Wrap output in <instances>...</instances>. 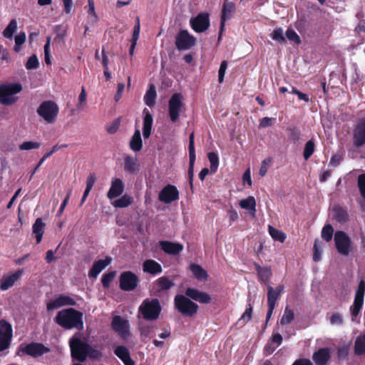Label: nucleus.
Segmentation results:
<instances>
[{
    "mask_svg": "<svg viewBox=\"0 0 365 365\" xmlns=\"http://www.w3.org/2000/svg\"><path fill=\"white\" fill-rule=\"evenodd\" d=\"M83 313L74 308H67L59 311L55 322L65 329L76 328L78 330L83 329Z\"/></svg>",
    "mask_w": 365,
    "mask_h": 365,
    "instance_id": "1",
    "label": "nucleus"
},
{
    "mask_svg": "<svg viewBox=\"0 0 365 365\" xmlns=\"http://www.w3.org/2000/svg\"><path fill=\"white\" fill-rule=\"evenodd\" d=\"M162 311V307L158 299L147 298L143 301L138 308V312L143 318L147 321L158 319Z\"/></svg>",
    "mask_w": 365,
    "mask_h": 365,
    "instance_id": "2",
    "label": "nucleus"
},
{
    "mask_svg": "<svg viewBox=\"0 0 365 365\" xmlns=\"http://www.w3.org/2000/svg\"><path fill=\"white\" fill-rule=\"evenodd\" d=\"M22 91L19 83H6L0 84V103L9 106L16 103L19 98L16 94Z\"/></svg>",
    "mask_w": 365,
    "mask_h": 365,
    "instance_id": "3",
    "label": "nucleus"
},
{
    "mask_svg": "<svg viewBox=\"0 0 365 365\" xmlns=\"http://www.w3.org/2000/svg\"><path fill=\"white\" fill-rule=\"evenodd\" d=\"M71 357L80 362H84L88 357V344L83 341L78 333L69 339Z\"/></svg>",
    "mask_w": 365,
    "mask_h": 365,
    "instance_id": "4",
    "label": "nucleus"
},
{
    "mask_svg": "<svg viewBox=\"0 0 365 365\" xmlns=\"http://www.w3.org/2000/svg\"><path fill=\"white\" fill-rule=\"evenodd\" d=\"M175 309L182 316L192 317L197 314L199 306L188 297L177 294L174 298Z\"/></svg>",
    "mask_w": 365,
    "mask_h": 365,
    "instance_id": "5",
    "label": "nucleus"
},
{
    "mask_svg": "<svg viewBox=\"0 0 365 365\" xmlns=\"http://www.w3.org/2000/svg\"><path fill=\"white\" fill-rule=\"evenodd\" d=\"M50 351V349L41 343L31 342L29 344H21L16 352L17 355L25 354L33 358H38Z\"/></svg>",
    "mask_w": 365,
    "mask_h": 365,
    "instance_id": "6",
    "label": "nucleus"
},
{
    "mask_svg": "<svg viewBox=\"0 0 365 365\" xmlns=\"http://www.w3.org/2000/svg\"><path fill=\"white\" fill-rule=\"evenodd\" d=\"M185 110L181 93H175L172 95L168 101V115L173 123L179 120L180 113Z\"/></svg>",
    "mask_w": 365,
    "mask_h": 365,
    "instance_id": "7",
    "label": "nucleus"
},
{
    "mask_svg": "<svg viewBox=\"0 0 365 365\" xmlns=\"http://www.w3.org/2000/svg\"><path fill=\"white\" fill-rule=\"evenodd\" d=\"M334 241L337 252L344 256H348L352 251V242L349 235L344 231H336L334 235Z\"/></svg>",
    "mask_w": 365,
    "mask_h": 365,
    "instance_id": "8",
    "label": "nucleus"
},
{
    "mask_svg": "<svg viewBox=\"0 0 365 365\" xmlns=\"http://www.w3.org/2000/svg\"><path fill=\"white\" fill-rule=\"evenodd\" d=\"M37 113L47 123H52L58 115V107L53 101H43L38 108Z\"/></svg>",
    "mask_w": 365,
    "mask_h": 365,
    "instance_id": "9",
    "label": "nucleus"
},
{
    "mask_svg": "<svg viewBox=\"0 0 365 365\" xmlns=\"http://www.w3.org/2000/svg\"><path fill=\"white\" fill-rule=\"evenodd\" d=\"M13 336L12 326L4 319L0 320V352L9 349Z\"/></svg>",
    "mask_w": 365,
    "mask_h": 365,
    "instance_id": "10",
    "label": "nucleus"
},
{
    "mask_svg": "<svg viewBox=\"0 0 365 365\" xmlns=\"http://www.w3.org/2000/svg\"><path fill=\"white\" fill-rule=\"evenodd\" d=\"M111 328L123 340L128 339L131 336L128 321L120 316L113 317Z\"/></svg>",
    "mask_w": 365,
    "mask_h": 365,
    "instance_id": "11",
    "label": "nucleus"
},
{
    "mask_svg": "<svg viewBox=\"0 0 365 365\" xmlns=\"http://www.w3.org/2000/svg\"><path fill=\"white\" fill-rule=\"evenodd\" d=\"M138 277L131 271L123 272L119 277V287L123 291H133L138 287Z\"/></svg>",
    "mask_w": 365,
    "mask_h": 365,
    "instance_id": "12",
    "label": "nucleus"
},
{
    "mask_svg": "<svg viewBox=\"0 0 365 365\" xmlns=\"http://www.w3.org/2000/svg\"><path fill=\"white\" fill-rule=\"evenodd\" d=\"M190 24L192 29L197 33H202L210 26V19L207 13H200L195 17L191 18Z\"/></svg>",
    "mask_w": 365,
    "mask_h": 365,
    "instance_id": "13",
    "label": "nucleus"
},
{
    "mask_svg": "<svg viewBox=\"0 0 365 365\" xmlns=\"http://www.w3.org/2000/svg\"><path fill=\"white\" fill-rule=\"evenodd\" d=\"M195 38L187 31H180L175 38V45L179 50H187L195 44Z\"/></svg>",
    "mask_w": 365,
    "mask_h": 365,
    "instance_id": "14",
    "label": "nucleus"
},
{
    "mask_svg": "<svg viewBox=\"0 0 365 365\" xmlns=\"http://www.w3.org/2000/svg\"><path fill=\"white\" fill-rule=\"evenodd\" d=\"M179 199V191L175 185L168 184L159 192L158 200L165 204H170Z\"/></svg>",
    "mask_w": 365,
    "mask_h": 365,
    "instance_id": "15",
    "label": "nucleus"
},
{
    "mask_svg": "<svg viewBox=\"0 0 365 365\" xmlns=\"http://www.w3.org/2000/svg\"><path fill=\"white\" fill-rule=\"evenodd\" d=\"M195 135L194 132H192L189 136V168H188V178H189V184L190 187H193V178H194V165L196 159L195 155V142H194Z\"/></svg>",
    "mask_w": 365,
    "mask_h": 365,
    "instance_id": "16",
    "label": "nucleus"
},
{
    "mask_svg": "<svg viewBox=\"0 0 365 365\" xmlns=\"http://www.w3.org/2000/svg\"><path fill=\"white\" fill-rule=\"evenodd\" d=\"M24 274V269H19L9 275H4L0 279V289L6 291L13 287Z\"/></svg>",
    "mask_w": 365,
    "mask_h": 365,
    "instance_id": "17",
    "label": "nucleus"
},
{
    "mask_svg": "<svg viewBox=\"0 0 365 365\" xmlns=\"http://www.w3.org/2000/svg\"><path fill=\"white\" fill-rule=\"evenodd\" d=\"M76 302L69 296L61 294L56 299L51 300L46 306L48 311L54 310L64 306H74Z\"/></svg>",
    "mask_w": 365,
    "mask_h": 365,
    "instance_id": "18",
    "label": "nucleus"
},
{
    "mask_svg": "<svg viewBox=\"0 0 365 365\" xmlns=\"http://www.w3.org/2000/svg\"><path fill=\"white\" fill-rule=\"evenodd\" d=\"M353 143L355 147L365 145V119H361L356 125L353 132Z\"/></svg>",
    "mask_w": 365,
    "mask_h": 365,
    "instance_id": "19",
    "label": "nucleus"
},
{
    "mask_svg": "<svg viewBox=\"0 0 365 365\" xmlns=\"http://www.w3.org/2000/svg\"><path fill=\"white\" fill-rule=\"evenodd\" d=\"M185 294L190 299L195 300L201 304H209L211 302V297L209 294L195 288H187Z\"/></svg>",
    "mask_w": 365,
    "mask_h": 365,
    "instance_id": "20",
    "label": "nucleus"
},
{
    "mask_svg": "<svg viewBox=\"0 0 365 365\" xmlns=\"http://www.w3.org/2000/svg\"><path fill=\"white\" fill-rule=\"evenodd\" d=\"M185 294L190 299L195 300L201 304H209L211 302V297L209 294L195 288H187Z\"/></svg>",
    "mask_w": 365,
    "mask_h": 365,
    "instance_id": "21",
    "label": "nucleus"
},
{
    "mask_svg": "<svg viewBox=\"0 0 365 365\" xmlns=\"http://www.w3.org/2000/svg\"><path fill=\"white\" fill-rule=\"evenodd\" d=\"M174 285V282L168 277H160L153 283V292L155 295L160 296L163 292L169 290Z\"/></svg>",
    "mask_w": 365,
    "mask_h": 365,
    "instance_id": "22",
    "label": "nucleus"
},
{
    "mask_svg": "<svg viewBox=\"0 0 365 365\" xmlns=\"http://www.w3.org/2000/svg\"><path fill=\"white\" fill-rule=\"evenodd\" d=\"M235 11V5L233 2L228 0H225L222 10L221 22H220V31L219 38L221 37V34L224 30L225 21L231 19L232 15Z\"/></svg>",
    "mask_w": 365,
    "mask_h": 365,
    "instance_id": "23",
    "label": "nucleus"
},
{
    "mask_svg": "<svg viewBox=\"0 0 365 365\" xmlns=\"http://www.w3.org/2000/svg\"><path fill=\"white\" fill-rule=\"evenodd\" d=\"M159 245L165 253L170 255H178L183 250V245L179 242L162 240Z\"/></svg>",
    "mask_w": 365,
    "mask_h": 365,
    "instance_id": "24",
    "label": "nucleus"
},
{
    "mask_svg": "<svg viewBox=\"0 0 365 365\" xmlns=\"http://www.w3.org/2000/svg\"><path fill=\"white\" fill-rule=\"evenodd\" d=\"M124 183L120 178H113L111 180L110 187L107 193V197L110 200L116 198L122 195L124 191Z\"/></svg>",
    "mask_w": 365,
    "mask_h": 365,
    "instance_id": "25",
    "label": "nucleus"
},
{
    "mask_svg": "<svg viewBox=\"0 0 365 365\" xmlns=\"http://www.w3.org/2000/svg\"><path fill=\"white\" fill-rule=\"evenodd\" d=\"M331 359L329 348H320L312 354V360L316 365H327Z\"/></svg>",
    "mask_w": 365,
    "mask_h": 365,
    "instance_id": "26",
    "label": "nucleus"
},
{
    "mask_svg": "<svg viewBox=\"0 0 365 365\" xmlns=\"http://www.w3.org/2000/svg\"><path fill=\"white\" fill-rule=\"evenodd\" d=\"M110 257H106L104 259H98L93 262L91 269L88 272L90 278H96L97 276L111 262Z\"/></svg>",
    "mask_w": 365,
    "mask_h": 365,
    "instance_id": "27",
    "label": "nucleus"
},
{
    "mask_svg": "<svg viewBox=\"0 0 365 365\" xmlns=\"http://www.w3.org/2000/svg\"><path fill=\"white\" fill-rule=\"evenodd\" d=\"M284 285L279 284L278 285L275 289H274L272 287L268 285L267 286V305L268 306H276L277 301L281 297L283 290H284Z\"/></svg>",
    "mask_w": 365,
    "mask_h": 365,
    "instance_id": "28",
    "label": "nucleus"
},
{
    "mask_svg": "<svg viewBox=\"0 0 365 365\" xmlns=\"http://www.w3.org/2000/svg\"><path fill=\"white\" fill-rule=\"evenodd\" d=\"M113 352L123 362L124 365H135V362L131 359L130 351L126 346H118L114 349Z\"/></svg>",
    "mask_w": 365,
    "mask_h": 365,
    "instance_id": "29",
    "label": "nucleus"
},
{
    "mask_svg": "<svg viewBox=\"0 0 365 365\" xmlns=\"http://www.w3.org/2000/svg\"><path fill=\"white\" fill-rule=\"evenodd\" d=\"M143 135L145 139L150 138L151 135L152 126L153 118L150 110L145 108L143 110Z\"/></svg>",
    "mask_w": 365,
    "mask_h": 365,
    "instance_id": "30",
    "label": "nucleus"
},
{
    "mask_svg": "<svg viewBox=\"0 0 365 365\" xmlns=\"http://www.w3.org/2000/svg\"><path fill=\"white\" fill-rule=\"evenodd\" d=\"M143 270L144 272L155 276L160 274L163 272V268L160 264L154 259H146L143 263Z\"/></svg>",
    "mask_w": 365,
    "mask_h": 365,
    "instance_id": "31",
    "label": "nucleus"
},
{
    "mask_svg": "<svg viewBox=\"0 0 365 365\" xmlns=\"http://www.w3.org/2000/svg\"><path fill=\"white\" fill-rule=\"evenodd\" d=\"M123 169L129 173H135L140 170V164L136 157L128 155L124 157Z\"/></svg>",
    "mask_w": 365,
    "mask_h": 365,
    "instance_id": "32",
    "label": "nucleus"
},
{
    "mask_svg": "<svg viewBox=\"0 0 365 365\" xmlns=\"http://www.w3.org/2000/svg\"><path fill=\"white\" fill-rule=\"evenodd\" d=\"M254 265L255 267V269L259 277V279L263 282L264 283H267L269 282L270 277L272 276V271L270 267H261L259 264L255 262Z\"/></svg>",
    "mask_w": 365,
    "mask_h": 365,
    "instance_id": "33",
    "label": "nucleus"
},
{
    "mask_svg": "<svg viewBox=\"0 0 365 365\" xmlns=\"http://www.w3.org/2000/svg\"><path fill=\"white\" fill-rule=\"evenodd\" d=\"M130 148L134 152H139L143 148V141L141 138L140 131L136 129L132 136L130 143Z\"/></svg>",
    "mask_w": 365,
    "mask_h": 365,
    "instance_id": "34",
    "label": "nucleus"
},
{
    "mask_svg": "<svg viewBox=\"0 0 365 365\" xmlns=\"http://www.w3.org/2000/svg\"><path fill=\"white\" fill-rule=\"evenodd\" d=\"M45 226L46 225L41 218H37L33 225V233L35 235L37 244L40 243L42 240Z\"/></svg>",
    "mask_w": 365,
    "mask_h": 365,
    "instance_id": "35",
    "label": "nucleus"
},
{
    "mask_svg": "<svg viewBox=\"0 0 365 365\" xmlns=\"http://www.w3.org/2000/svg\"><path fill=\"white\" fill-rule=\"evenodd\" d=\"M334 218L339 223H344L349 220V214L346 210L339 205L333 207Z\"/></svg>",
    "mask_w": 365,
    "mask_h": 365,
    "instance_id": "36",
    "label": "nucleus"
},
{
    "mask_svg": "<svg viewBox=\"0 0 365 365\" xmlns=\"http://www.w3.org/2000/svg\"><path fill=\"white\" fill-rule=\"evenodd\" d=\"M156 97L155 87L153 84H151L144 96V102L148 106L152 108L155 106Z\"/></svg>",
    "mask_w": 365,
    "mask_h": 365,
    "instance_id": "37",
    "label": "nucleus"
},
{
    "mask_svg": "<svg viewBox=\"0 0 365 365\" xmlns=\"http://www.w3.org/2000/svg\"><path fill=\"white\" fill-rule=\"evenodd\" d=\"M194 277L200 281L207 279L208 275L207 272L199 264H192L190 267Z\"/></svg>",
    "mask_w": 365,
    "mask_h": 365,
    "instance_id": "38",
    "label": "nucleus"
},
{
    "mask_svg": "<svg viewBox=\"0 0 365 365\" xmlns=\"http://www.w3.org/2000/svg\"><path fill=\"white\" fill-rule=\"evenodd\" d=\"M133 202V197L125 194L120 198L115 200L113 205L115 207L123 208L130 205Z\"/></svg>",
    "mask_w": 365,
    "mask_h": 365,
    "instance_id": "39",
    "label": "nucleus"
},
{
    "mask_svg": "<svg viewBox=\"0 0 365 365\" xmlns=\"http://www.w3.org/2000/svg\"><path fill=\"white\" fill-rule=\"evenodd\" d=\"M354 353L358 356L365 354V334L356 338L354 344Z\"/></svg>",
    "mask_w": 365,
    "mask_h": 365,
    "instance_id": "40",
    "label": "nucleus"
},
{
    "mask_svg": "<svg viewBox=\"0 0 365 365\" xmlns=\"http://www.w3.org/2000/svg\"><path fill=\"white\" fill-rule=\"evenodd\" d=\"M240 205L242 209H246L250 211H256V201L253 196H249L246 199L240 201Z\"/></svg>",
    "mask_w": 365,
    "mask_h": 365,
    "instance_id": "41",
    "label": "nucleus"
},
{
    "mask_svg": "<svg viewBox=\"0 0 365 365\" xmlns=\"http://www.w3.org/2000/svg\"><path fill=\"white\" fill-rule=\"evenodd\" d=\"M268 231L273 240L280 242H284L285 241L286 235L282 231L277 230L271 225L268 226Z\"/></svg>",
    "mask_w": 365,
    "mask_h": 365,
    "instance_id": "42",
    "label": "nucleus"
},
{
    "mask_svg": "<svg viewBox=\"0 0 365 365\" xmlns=\"http://www.w3.org/2000/svg\"><path fill=\"white\" fill-rule=\"evenodd\" d=\"M208 160L210 163V173H215L219 165V157L217 153L215 152H210L207 154Z\"/></svg>",
    "mask_w": 365,
    "mask_h": 365,
    "instance_id": "43",
    "label": "nucleus"
},
{
    "mask_svg": "<svg viewBox=\"0 0 365 365\" xmlns=\"http://www.w3.org/2000/svg\"><path fill=\"white\" fill-rule=\"evenodd\" d=\"M294 318V313L292 309H291L289 307H287L284 309V314L280 319V324L282 325L287 324L291 323Z\"/></svg>",
    "mask_w": 365,
    "mask_h": 365,
    "instance_id": "44",
    "label": "nucleus"
},
{
    "mask_svg": "<svg viewBox=\"0 0 365 365\" xmlns=\"http://www.w3.org/2000/svg\"><path fill=\"white\" fill-rule=\"evenodd\" d=\"M315 144L313 140H308L304 148L303 157L305 160H307L314 153Z\"/></svg>",
    "mask_w": 365,
    "mask_h": 365,
    "instance_id": "45",
    "label": "nucleus"
},
{
    "mask_svg": "<svg viewBox=\"0 0 365 365\" xmlns=\"http://www.w3.org/2000/svg\"><path fill=\"white\" fill-rule=\"evenodd\" d=\"M334 235V228L330 224L325 225L322 230V238L329 242L331 240Z\"/></svg>",
    "mask_w": 365,
    "mask_h": 365,
    "instance_id": "46",
    "label": "nucleus"
},
{
    "mask_svg": "<svg viewBox=\"0 0 365 365\" xmlns=\"http://www.w3.org/2000/svg\"><path fill=\"white\" fill-rule=\"evenodd\" d=\"M116 275V271H110L103 274L101 278V283L105 289L110 287V283L114 279Z\"/></svg>",
    "mask_w": 365,
    "mask_h": 365,
    "instance_id": "47",
    "label": "nucleus"
},
{
    "mask_svg": "<svg viewBox=\"0 0 365 365\" xmlns=\"http://www.w3.org/2000/svg\"><path fill=\"white\" fill-rule=\"evenodd\" d=\"M364 304V299L354 297V304L351 307L352 317H356L359 314Z\"/></svg>",
    "mask_w": 365,
    "mask_h": 365,
    "instance_id": "48",
    "label": "nucleus"
},
{
    "mask_svg": "<svg viewBox=\"0 0 365 365\" xmlns=\"http://www.w3.org/2000/svg\"><path fill=\"white\" fill-rule=\"evenodd\" d=\"M322 253V242L316 239L313 246V260L314 262H319L321 260V256Z\"/></svg>",
    "mask_w": 365,
    "mask_h": 365,
    "instance_id": "49",
    "label": "nucleus"
},
{
    "mask_svg": "<svg viewBox=\"0 0 365 365\" xmlns=\"http://www.w3.org/2000/svg\"><path fill=\"white\" fill-rule=\"evenodd\" d=\"M17 29V23L16 19H12L9 25L4 29L3 34L4 37L7 38H11L13 36V34Z\"/></svg>",
    "mask_w": 365,
    "mask_h": 365,
    "instance_id": "50",
    "label": "nucleus"
},
{
    "mask_svg": "<svg viewBox=\"0 0 365 365\" xmlns=\"http://www.w3.org/2000/svg\"><path fill=\"white\" fill-rule=\"evenodd\" d=\"M41 147V143L33 141H25L19 145L21 150H29L31 149H38Z\"/></svg>",
    "mask_w": 365,
    "mask_h": 365,
    "instance_id": "51",
    "label": "nucleus"
},
{
    "mask_svg": "<svg viewBox=\"0 0 365 365\" xmlns=\"http://www.w3.org/2000/svg\"><path fill=\"white\" fill-rule=\"evenodd\" d=\"M252 312L253 309L251 304H248V306L246 308L245 312L241 316L240 321L242 322L244 324L250 322L252 318Z\"/></svg>",
    "mask_w": 365,
    "mask_h": 365,
    "instance_id": "52",
    "label": "nucleus"
},
{
    "mask_svg": "<svg viewBox=\"0 0 365 365\" xmlns=\"http://www.w3.org/2000/svg\"><path fill=\"white\" fill-rule=\"evenodd\" d=\"M86 97H87V95H86L85 87L82 86L81 91L78 96V103L76 104V106L79 110H82L85 107V105L86 103Z\"/></svg>",
    "mask_w": 365,
    "mask_h": 365,
    "instance_id": "53",
    "label": "nucleus"
},
{
    "mask_svg": "<svg viewBox=\"0 0 365 365\" xmlns=\"http://www.w3.org/2000/svg\"><path fill=\"white\" fill-rule=\"evenodd\" d=\"M88 357L92 359H98L101 357V352L96 349L94 346L88 344Z\"/></svg>",
    "mask_w": 365,
    "mask_h": 365,
    "instance_id": "54",
    "label": "nucleus"
},
{
    "mask_svg": "<svg viewBox=\"0 0 365 365\" xmlns=\"http://www.w3.org/2000/svg\"><path fill=\"white\" fill-rule=\"evenodd\" d=\"M26 40V34L25 33H19L18 35L15 36V43L16 45L14 46V51H19L20 50V46L25 42Z\"/></svg>",
    "mask_w": 365,
    "mask_h": 365,
    "instance_id": "55",
    "label": "nucleus"
},
{
    "mask_svg": "<svg viewBox=\"0 0 365 365\" xmlns=\"http://www.w3.org/2000/svg\"><path fill=\"white\" fill-rule=\"evenodd\" d=\"M358 187L361 195L365 198V173L361 174L358 176Z\"/></svg>",
    "mask_w": 365,
    "mask_h": 365,
    "instance_id": "56",
    "label": "nucleus"
},
{
    "mask_svg": "<svg viewBox=\"0 0 365 365\" xmlns=\"http://www.w3.org/2000/svg\"><path fill=\"white\" fill-rule=\"evenodd\" d=\"M120 118H117V119L114 120L111 125L107 126V128H106L107 132L110 134H115L118 131V130L120 127Z\"/></svg>",
    "mask_w": 365,
    "mask_h": 365,
    "instance_id": "57",
    "label": "nucleus"
},
{
    "mask_svg": "<svg viewBox=\"0 0 365 365\" xmlns=\"http://www.w3.org/2000/svg\"><path fill=\"white\" fill-rule=\"evenodd\" d=\"M272 37L274 40L279 42H284L285 38L283 35V30L281 28L275 29L272 34Z\"/></svg>",
    "mask_w": 365,
    "mask_h": 365,
    "instance_id": "58",
    "label": "nucleus"
},
{
    "mask_svg": "<svg viewBox=\"0 0 365 365\" xmlns=\"http://www.w3.org/2000/svg\"><path fill=\"white\" fill-rule=\"evenodd\" d=\"M365 294V281L361 280L356 291L355 297L364 299Z\"/></svg>",
    "mask_w": 365,
    "mask_h": 365,
    "instance_id": "59",
    "label": "nucleus"
},
{
    "mask_svg": "<svg viewBox=\"0 0 365 365\" xmlns=\"http://www.w3.org/2000/svg\"><path fill=\"white\" fill-rule=\"evenodd\" d=\"M286 36L289 41H294L297 43H299L301 42L299 36L292 29H288L287 31Z\"/></svg>",
    "mask_w": 365,
    "mask_h": 365,
    "instance_id": "60",
    "label": "nucleus"
},
{
    "mask_svg": "<svg viewBox=\"0 0 365 365\" xmlns=\"http://www.w3.org/2000/svg\"><path fill=\"white\" fill-rule=\"evenodd\" d=\"M38 66V60L36 55H32L26 63V68H36Z\"/></svg>",
    "mask_w": 365,
    "mask_h": 365,
    "instance_id": "61",
    "label": "nucleus"
},
{
    "mask_svg": "<svg viewBox=\"0 0 365 365\" xmlns=\"http://www.w3.org/2000/svg\"><path fill=\"white\" fill-rule=\"evenodd\" d=\"M275 120L276 119L274 118L264 117L261 119L259 127L267 128L272 126Z\"/></svg>",
    "mask_w": 365,
    "mask_h": 365,
    "instance_id": "62",
    "label": "nucleus"
},
{
    "mask_svg": "<svg viewBox=\"0 0 365 365\" xmlns=\"http://www.w3.org/2000/svg\"><path fill=\"white\" fill-rule=\"evenodd\" d=\"M343 322V317L339 313H334L330 317V323L331 324L341 325Z\"/></svg>",
    "mask_w": 365,
    "mask_h": 365,
    "instance_id": "63",
    "label": "nucleus"
},
{
    "mask_svg": "<svg viewBox=\"0 0 365 365\" xmlns=\"http://www.w3.org/2000/svg\"><path fill=\"white\" fill-rule=\"evenodd\" d=\"M292 365H314L310 359L307 358H299L296 359Z\"/></svg>",
    "mask_w": 365,
    "mask_h": 365,
    "instance_id": "64",
    "label": "nucleus"
}]
</instances>
